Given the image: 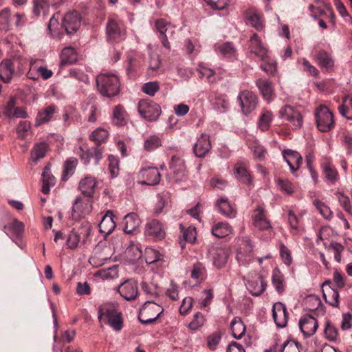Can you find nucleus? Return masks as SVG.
Wrapping results in <instances>:
<instances>
[{
  "label": "nucleus",
  "instance_id": "nucleus-9",
  "mask_svg": "<svg viewBox=\"0 0 352 352\" xmlns=\"http://www.w3.org/2000/svg\"><path fill=\"white\" fill-rule=\"evenodd\" d=\"M160 173L155 167H143L138 174V183L142 185L155 186L160 183Z\"/></svg>",
  "mask_w": 352,
  "mask_h": 352
},
{
  "label": "nucleus",
  "instance_id": "nucleus-56",
  "mask_svg": "<svg viewBox=\"0 0 352 352\" xmlns=\"http://www.w3.org/2000/svg\"><path fill=\"white\" fill-rule=\"evenodd\" d=\"M34 61L36 63V68L38 78L41 77L43 80H47L53 76V72L47 68L43 64V60L36 59Z\"/></svg>",
  "mask_w": 352,
  "mask_h": 352
},
{
  "label": "nucleus",
  "instance_id": "nucleus-44",
  "mask_svg": "<svg viewBox=\"0 0 352 352\" xmlns=\"http://www.w3.org/2000/svg\"><path fill=\"white\" fill-rule=\"evenodd\" d=\"M245 17L247 23L250 24L256 30H259L262 28L263 25L261 21L259 13L254 10L250 9L246 11Z\"/></svg>",
  "mask_w": 352,
  "mask_h": 352
},
{
  "label": "nucleus",
  "instance_id": "nucleus-4",
  "mask_svg": "<svg viewBox=\"0 0 352 352\" xmlns=\"http://www.w3.org/2000/svg\"><path fill=\"white\" fill-rule=\"evenodd\" d=\"M314 116L317 128L321 132H329L335 127L333 115L327 106L319 105L315 110Z\"/></svg>",
  "mask_w": 352,
  "mask_h": 352
},
{
  "label": "nucleus",
  "instance_id": "nucleus-15",
  "mask_svg": "<svg viewBox=\"0 0 352 352\" xmlns=\"http://www.w3.org/2000/svg\"><path fill=\"white\" fill-rule=\"evenodd\" d=\"M81 24L80 14L76 12H67L62 20V25L67 34H72L76 32Z\"/></svg>",
  "mask_w": 352,
  "mask_h": 352
},
{
  "label": "nucleus",
  "instance_id": "nucleus-61",
  "mask_svg": "<svg viewBox=\"0 0 352 352\" xmlns=\"http://www.w3.org/2000/svg\"><path fill=\"white\" fill-rule=\"evenodd\" d=\"M272 120V113L269 111H265L261 116L258 121V127L263 131H267Z\"/></svg>",
  "mask_w": 352,
  "mask_h": 352
},
{
  "label": "nucleus",
  "instance_id": "nucleus-3",
  "mask_svg": "<svg viewBox=\"0 0 352 352\" xmlns=\"http://www.w3.org/2000/svg\"><path fill=\"white\" fill-rule=\"evenodd\" d=\"M126 28L123 21L118 16L113 14L108 17L106 25L107 41L111 43H118L125 38Z\"/></svg>",
  "mask_w": 352,
  "mask_h": 352
},
{
  "label": "nucleus",
  "instance_id": "nucleus-8",
  "mask_svg": "<svg viewBox=\"0 0 352 352\" xmlns=\"http://www.w3.org/2000/svg\"><path fill=\"white\" fill-rule=\"evenodd\" d=\"M91 231V228L89 225L81 226L78 230H72L67 235L66 245L72 250L76 248L80 242H85Z\"/></svg>",
  "mask_w": 352,
  "mask_h": 352
},
{
  "label": "nucleus",
  "instance_id": "nucleus-55",
  "mask_svg": "<svg viewBox=\"0 0 352 352\" xmlns=\"http://www.w3.org/2000/svg\"><path fill=\"white\" fill-rule=\"evenodd\" d=\"M338 109L342 116L349 120H352V97L346 98Z\"/></svg>",
  "mask_w": 352,
  "mask_h": 352
},
{
  "label": "nucleus",
  "instance_id": "nucleus-35",
  "mask_svg": "<svg viewBox=\"0 0 352 352\" xmlns=\"http://www.w3.org/2000/svg\"><path fill=\"white\" fill-rule=\"evenodd\" d=\"M168 26H169V23L164 19H157L155 22V30L160 33V38L163 45L167 49H170V43L168 42L167 36L165 34L168 30Z\"/></svg>",
  "mask_w": 352,
  "mask_h": 352
},
{
  "label": "nucleus",
  "instance_id": "nucleus-17",
  "mask_svg": "<svg viewBox=\"0 0 352 352\" xmlns=\"http://www.w3.org/2000/svg\"><path fill=\"white\" fill-rule=\"evenodd\" d=\"M143 56L135 51H130L127 54L126 72L129 77L133 78L135 73L140 70L143 65Z\"/></svg>",
  "mask_w": 352,
  "mask_h": 352
},
{
  "label": "nucleus",
  "instance_id": "nucleus-31",
  "mask_svg": "<svg viewBox=\"0 0 352 352\" xmlns=\"http://www.w3.org/2000/svg\"><path fill=\"white\" fill-rule=\"evenodd\" d=\"M55 111L56 107L54 104H50L39 111L36 118V126H40L51 120Z\"/></svg>",
  "mask_w": 352,
  "mask_h": 352
},
{
  "label": "nucleus",
  "instance_id": "nucleus-27",
  "mask_svg": "<svg viewBox=\"0 0 352 352\" xmlns=\"http://www.w3.org/2000/svg\"><path fill=\"white\" fill-rule=\"evenodd\" d=\"M112 123L116 126H122L128 122V114L122 104L116 105L112 111Z\"/></svg>",
  "mask_w": 352,
  "mask_h": 352
},
{
  "label": "nucleus",
  "instance_id": "nucleus-52",
  "mask_svg": "<svg viewBox=\"0 0 352 352\" xmlns=\"http://www.w3.org/2000/svg\"><path fill=\"white\" fill-rule=\"evenodd\" d=\"M5 228L10 232L13 236L19 237L23 232L24 224L18 219H14L10 224L5 226Z\"/></svg>",
  "mask_w": 352,
  "mask_h": 352
},
{
  "label": "nucleus",
  "instance_id": "nucleus-57",
  "mask_svg": "<svg viewBox=\"0 0 352 352\" xmlns=\"http://www.w3.org/2000/svg\"><path fill=\"white\" fill-rule=\"evenodd\" d=\"M231 330L234 338L239 339L245 331V327L241 320L234 318L231 322Z\"/></svg>",
  "mask_w": 352,
  "mask_h": 352
},
{
  "label": "nucleus",
  "instance_id": "nucleus-12",
  "mask_svg": "<svg viewBox=\"0 0 352 352\" xmlns=\"http://www.w3.org/2000/svg\"><path fill=\"white\" fill-rule=\"evenodd\" d=\"M117 291L124 299L128 301L135 300L138 296V284L133 279L124 280L118 286Z\"/></svg>",
  "mask_w": 352,
  "mask_h": 352
},
{
  "label": "nucleus",
  "instance_id": "nucleus-2",
  "mask_svg": "<svg viewBox=\"0 0 352 352\" xmlns=\"http://www.w3.org/2000/svg\"><path fill=\"white\" fill-rule=\"evenodd\" d=\"M97 87L100 93L107 97L116 96L120 91L118 77L112 74H101L96 78Z\"/></svg>",
  "mask_w": 352,
  "mask_h": 352
},
{
  "label": "nucleus",
  "instance_id": "nucleus-42",
  "mask_svg": "<svg viewBox=\"0 0 352 352\" xmlns=\"http://www.w3.org/2000/svg\"><path fill=\"white\" fill-rule=\"evenodd\" d=\"M217 206L219 212L226 217H234L236 212L231 206L228 199L221 197L217 201Z\"/></svg>",
  "mask_w": 352,
  "mask_h": 352
},
{
  "label": "nucleus",
  "instance_id": "nucleus-60",
  "mask_svg": "<svg viewBox=\"0 0 352 352\" xmlns=\"http://www.w3.org/2000/svg\"><path fill=\"white\" fill-rule=\"evenodd\" d=\"M324 297L325 298V301L329 304L330 305L338 307L340 301H339V292L337 289H331L327 292V294L324 293Z\"/></svg>",
  "mask_w": 352,
  "mask_h": 352
},
{
  "label": "nucleus",
  "instance_id": "nucleus-24",
  "mask_svg": "<svg viewBox=\"0 0 352 352\" xmlns=\"http://www.w3.org/2000/svg\"><path fill=\"white\" fill-rule=\"evenodd\" d=\"M283 155L288 164L292 173H294L299 168L302 162V158L299 153L292 150H285L283 152Z\"/></svg>",
  "mask_w": 352,
  "mask_h": 352
},
{
  "label": "nucleus",
  "instance_id": "nucleus-37",
  "mask_svg": "<svg viewBox=\"0 0 352 352\" xmlns=\"http://www.w3.org/2000/svg\"><path fill=\"white\" fill-rule=\"evenodd\" d=\"M42 192L44 194H48L50 191V188L53 186L56 183L55 177L52 175L50 168L48 166H46L42 173Z\"/></svg>",
  "mask_w": 352,
  "mask_h": 352
},
{
  "label": "nucleus",
  "instance_id": "nucleus-6",
  "mask_svg": "<svg viewBox=\"0 0 352 352\" xmlns=\"http://www.w3.org/2000/svg\"><path fill=\"white\" fill-rule=\"evenodd\" d=\"M163 312L162 307L151 301H147L141 307L138 314V319L142 324L151 323Z\"/></svg>",
  "mask_w": 352,
  "mask_h": 352
},
{
  "label": "nucleus",
  "instance_id": "nucleus-58",
  "mask_svg": "<svg viewBox=\"0 0 352 352\" xmlns=\"http://www.w3.org/2000/svg\"><path fill=\"white\" fill-rule=\"evenodd\" d=\"M78 164L76 158L72 157L65 161L64 164L63 179H67V177L73 175Z\"/></svg>",
  "mask_w": 352,
  "mask_h": 352
},
{
  "label": "nucleus",
  "instance_id": "nucleus-49",
  "mask_svg": "<svg viewBox=\"0 0 352 352\" xmlns=\"http://www.w3.org/2000/svg\"><path fill=\"white\" fill-rule=\"evenodd\" d=\"M145 261L147 264L162 263V255L158 250L152 248H147L145 250Z\"/></svg>",
  "mask_w": 352,
  "mask_h": 352
},
{
  "label": "nucleus",
  "instance_id": "nucleus-38",
  "mask_svg": "<svg viewBox=\"0 0 352 352\" xmlns=\"http://www.w3.org/2000/svg\"><path fill=\"white\" fill-rule=\"evenodd\" d=\"M118 276V269L117 265H113L105 269H100L94 273V277L102 280L113 279Z\"/></svg>",
  "mask_w": 352,
  "mask_h": 352
},
{
  "label": "nucleus",
  "instance_id": "nucleus-18",
  "mask_svg": "<svg viewBox=\"0 0 352 352\" xmlns=\"http://www.w3.org/2000/svg\"><path fill=\"white\" fill-rule=\"evenodd\" d=\"M272 316L276 326L280 328L286 327L288 321V312L286 306L280 302H275L272 308Z\"/></svg>",
  "mask_w": 352,
  "mask_h": 352
},
{
  "label": "nucleus",
  "instance_id": "nucleus-51",
  "mask_svg": "<svg viewBox=\"0 0 352 352\" xmlns=\"http://www.w3.org/2000/svg\"><path fill=\"white\" fill-rule=\"evenodd\" d=\"M316 58L318 64L325 68H330L333 65V61L331 56L324 50L317 52Z\"/></svg>",
  "mask_w": 352,
  "mask_h": 352
},
{
  "label": "nucleus",
  "instance_id": "nucleus-5",
  "mask_svg": "<svg viewBox=\"0 0 352 352\" xmlns=\"http://www.w3.org/2000/svg\"><path fill=\"white\" fill-rule=\"evenodd\" d=\"M93 210V199L78 196L72 206V216L74 219H80L86 217Z\"/></svg>",
  "mask_w": 352,
  "mask_h": 352
},
{
  "label": "nucleus",
  "instance_id": "nucleus-50",
  "mask_svg": "<svg viewBox=\"0 0 352 352\" xmlns=\"http://www.w3.org/2000/svg\"><path fill=\"white\" fill-rule=\"evenodd\" d=\"M33 12L36 16L47 14L50 4L47 0H32Z\"/></svg>",
  "mask_w": 352,
  "mask_h": 352
},
{
  "label": "nucleus",
  "instance_id": "nucleus-21",
  "mask_svg": "<svg viewBox=\"0 0 352 352\" xmlns=\"http://www.w3.org/2000/svg\"><path fill=\"white\" fill-rule=\"evenodd\" d=\"M15 69L11 59H3L0 63V80L4 83H10L14 74Z\"/></svg>",
  "mask_w": 352,
  "mask_h": 352
},
{
  "label": "nucleus",
  "instance_id": "nucleus-36",
  "mask_svg": "<svg viewBox=\"0 0 352 352\" xmlns=\"http://www.w3.org/2000/svg\"><path fill=\"white\" fill-rule=\"evenodd\" d=\"M272 282L276 291L281 294L284 292L285 288V277L280 270L277 267L272 271Z\"/></svg>",
  "mask_w": 352,
  "mask_h": 352
},
{
  "label": "nucleus",
  "instance_id": "nucleus-28",
  "mask_svg": "<svg viewBox=\"0 0 352 352\" xmlns=\"http://www.w3.org/2000/svg\"><path fill=\"white\" fill-rule=\"evenodd\" d=\"M140 219L135 212L127 214L124 218V231L125 233L131 234L134 232L140 225Z\"/></svg>",
  "mask_w": 352,
  "mask_h": 352
},
{
  "label": "nucleus",
  "instance_id": "nucleus-32",
  "mask_svg": "<svg viewBox=\"0 0 352 352\" xmlns=\"http://www.w3.org/2000/svg\"><path fill=\"white\" fill-rule=\"evenodd\" d=\"M211 232L217 238H223L232 234L233 229L227 222H218L212 226Z\"/></svg>",
  "mask_w": 352,
  "mask_h": 352
},
{
  "label": "nucleus",
  "instance_id": "nucleus-45",
  "mask_svg": "<svg viewBox=\"0 0 352 352\" xmlns=\"http://www.w3.org/2000/svg\"><path fill=\"white\" fill-rule=\"evenodd\" d=\"M162 146V139L159 135H151L146 137L144 142V149L151 152Z\"/></svg>",
  "mask_w": 352,
  "mask_h": 352
},
{
  "label": "nucleus",
  "instance_id": "nucleus-53",
  "mask_svg": "<svg viewBox=\"0 0 352 352\" xmlns=\"http://www.w3.org/2000/svg\"><path fill=\"white\" fill-rule=\"evenodd\" d=\"M322 168L325 177L332 184H334L338 179V172L331 163L324 164Z\"/></svg>",
  "mask_w": 352,
  "mask_h": 352
},
{
  "label": "nucleus",
  "instance_id": "nucleus-11",
  "mask_svg": "<svg viewBox=\"0 0 352 352\" xmlns=\"http://www.w3.org/2000/svg\"><path fill=\"white\" fill-rule=\"evenodd\" d=\"M103 152L104 150L102 147L96 146L84 150L82 146H80L76 153L79 155L81 162L84 164H89L91 160L94 159V164L98 165L100 160L103 157Z\"/></svg>",
  "mask_w": 352,
  "mask_h": 352
},
{
  "label": "nucleus",
  "instance_id": "nucleus-23",
  "mask_svg": "<svg viewBox=\"0 0 352 352\" xmlns=\"http://www.w3.org/2000/svg\"><path fill=\"white\" fill-rule=\"evenodd\" d=\"M114 217L113 212L108 210L99 224L100 232L105 236L110 234L116 228V224Z\"/></svg>",
  "mask_w": 352,
  "mask_h": 352
},
{
  "label": "nucleus",
  "instance_id": "nucleus-40",
  "mask_svg": "<svg viewBox=\"0 0 352 352\" xmlns=\"http://www.w3.org/2000/svg\"><path fill=\"white\" fill-rule=\"evenodd\" d=\"M109 136V131L102 127H98L93 131L89 135V140L94 142L96 145L105 143Z\"/></svg>",
  "mask_w": 352,
  "mask_h": 352
},
{
  "label": "nucleus",
  "instance_id": "nucleus-33",
  "mask_svg": "<svg viewBox=\"0 0 352 352\" xmlns=\"http://www.w3.org/2000/svg\"><path fill=\"white\" fill-rule=\"evenodd\" d=\"M60 59L62 66L75 63L78 60L76 50L72 47H65L61 52Z\"/></svg>",
  "mask_w": 352,
  "mask_h": 352
},
{
  "label": "nucleus",
  "instance_id": "nucleus-25",
  "mask_svg": "<svg viewBox=\"0 0 352 352\" xmlns=\"http://www.w3.org/2000/svg\"><path fill=\"white\" fill-rule=\"evenodd\" d=\"M210 101L213 107L220 113L226 112L229 108V101L226 95L212 94L210 96Z\"/></svg>",
  "mask_w": 352,
  "mask_h": 352
},
{
  "label": "nucleus",
  "instance_id": "nucleus-29",
  "mask_svg": "<svg viewBox=\"0 0 352 352\" xmlns=\"http://www.w3.org/2000/svg\"><path fill=\"white\" fill-rule=\"evenodd\" d=\"M267 283L261 276H258L255 280L248 281V289L255 296H260L266 289Z\"/></svg>",
  "mask_w": 352,
  "mask_h": 352
},
{
  "label": "nucleus",
  "instance_id": "nucleus-48",
  "mask_svg": "<svg viewBox=\"0 0 352 352\" xmlns=\"http://www.w3.org/2000/svg\"><path fill=\"white\" fill-rule=\"evenodd\" d=\"M48 145L45 142L36 144L31 151V158L32 161L37 162L38 160L44 157Z\"/></svg>",
  "mask_w": 352,
  "mask_h": 352
},
{
  "label": "nucleus",
  "instance_id": "nucleus-59",
  "mask_svg": "<svg viewBox=\"0 0 352 352\" xmlns=\"http://www.w3.org/2000/svg\"><path fill=\"white\" fill-rule=\"evenodd\" d=\"M263 63L261 64L260 68L267 74L274 76L276 72V63L267 55L265 60H261Z\"/></svg>",
  "mask_w": 352,
  "mask_h": 352
},
{
  "label": "nucleus",
  "instance_id": "nucleus-16",
  "mask_svg": "<svg viewBox=\"0 0 352 352\" xmlns=\"http://www.w3.org/2000/svg\"><path fill=\"white\" fill-rule=\"evenodd\" d=\"M98 184V181L96 177L87 175L80 180L78 188L84 197L93 199Z\"/></svg>",
  "mask_w": 352,
  "mask_h": 352
},
{
  "label": "nucleus",
  "instance_id": "nucleus-13",
  "mask_svg": "<svg viewBox=\"0 0 352 352\" xmlns=\"http://www.w3.org/2000/svg\"><path fill=\"white\" fill-rule=\"evenodd\" d=\"M238 98L244 114L250 113L257 106L258 98L255 94L250 91L244 90L241 91Z\"/></svg>",
  "mask_w": 352,
  "mask_h": 352
},
{
  "label": "nucleus",
  "instance_id": "nucleus-43",
  "mask_svg": "<svg viewBox=\"0 0 352 352\" xmlns=\"http://www.w3.org/2000/svg\"><path fill=\"white\" fill-rule=\"evenodd\" d=\"M234 170L236 176L242 183L248 186L252 184V177L243 164L237 163L235 165Z\"/></svg>",
  "mask_w": 352,
  "mask_h": 352
},
{
  "label": "nucleus",
  "instance_id": "nucleus-7",
  "mask_svg": "<svg viewBox=\"0 0 352 352\" xmlns=\"http://www.w3.org/2000/svg\"><path fill=\"white\" fill-rule=\"evenodd\" d=\"M138 110L142 118L148 121H155L161 114V107L151 100H141Z\"/></svg>",
  "mask_w": 352,
  "mask_h": 352
},
{
  "label": "nucleus",
  "instance_id": "nucleus-26",
  "mask_svg": "<svg viewBox=\"0 0 352 352\" xmlns=\"http://www.w3.org/2000/svg\"><path fill=\"white\" fill-rule=\"evenodd\" d=\"M211 143L209 136L206 134H201L197 143L194 146V152L199 157H202L210 151Z\"/></svg>",
  "mask_w": 352,
  "mask_h": 352
},
{
  "label": "nucleus",
  "instance_id": "nucleus-10",
  "mask_svg": "<svg viewBox=\"0 0 352 352\" xmlns=\"http://www.w3.org/2000/svg\"><path fill=\"white\" fill-rule=\"evenodd\" d=\"M280 118L288 121L295 129H300L302 125V116L296 108L285 105L279 111Z\"/></svg>",
  "mask_w": 352,
  "mask_h": 352
},
{
  "label": "nucleus",
  "instance_id": "nucleus-22",
  "mask_svg": "<svg viewBox=\"0 0 352 352\" xmlns=\"http://www.w3.org/2000/svg\"><path fill=\"white\" fill-rule=\"evenodd\" d=\"M253 224L259 230H267L272 228L270 221L266 217L265 212L261 207H258L254 211Z\"/></svg>",
  "mask_w": 352,
  "mask_h": 352
},
{
  "label": "nucleus",
  "instance_id": "nucleus-1",
  "mask_svg": "<svg viewBox=\"0 0 352 352\" xmlns=\"http://www.w3.org/2000/svg\"><path fill=\"white\" fill-rule=\"evenodd\" d=\"M98 318L100 322L108 324L116 331L123 327L122 314L118 306L113 303H104L98 308Z\"/></svg>",
  "mask_w": 352,
  "mask_h": 352
},
{
  "label": "nucleus",
  "instance_id": "nucleus-64",
  "mask_svg": "<svg viewBox=\"0 0 352 352\" xmlns=\"http://www.w3.org/2000/svg\"><path fill=\"white\" fill-rule=\"evenodd\" d=\"M314 205L324 219H330L332 217V212L324 203L319 200H315Z\"/></svg>",
  "mask_w": 352,
  "mask_h": 352
},
{
  "label": "nucleus",
  "instance_id": "nucleus-14",
  "mask_svg": "<svg viewBox=\"0 0 352 352\" xmlns=\"http://www.w3.org/2000/svg\"><path fill=\"white\" fill-rule=\"evenodd\" d=\"M248 50L251 54H254L260 60H265L268 55V50L256 33L250 38Z\"/></svg>",
  "mask_w": 352,
  "mask_h": 352
},
{
  "label": "nucleus",
  "instance_id": "nucleus-62",
  "mask_svg": "<svg viewBox=\"0 0 352 352\" xmlns=\"http://www.w3.org/2000/svg\"><path fill=\"white\" fill-rule=\"evenodd\" d=\"M278 352H300L298 343L293 340H287L278 345Z\"/></svg>",
  "mask_w": 352,
  "mask_h": 352
},
{
  "label": "nucleus",
  "instance_id": "nucleus-46",
  "mask_svg": "<svg viewBox=\"0 0 352 352\" xmlns=\"http://www.w3.org/2000/svg\"><path fill=\"white\" fill-rule=\"evenodd\" d=\"M228 252L222 248L217 249L212 253L213 264L218 268L224 266L228 261Z\"/></svg>",
  "mask_w": 352,
  "mask_h": 352
},
{
  "label": "nucleus",
  "instance_id": "nucleus-20",
  "mask_svg": "<svg viewBox=\"0 0 352 352\" xmlns=\"http://www.w3.org/2000/svg\"><path fill=\"white\" fill-rule=\"evenodd\" d=\"M144 234L155 240H162L165 237V231L162 224L157 220L153 219L148 221L145 226Z\"/></svg>",
  "mask_w": 352,
  "mask_h": 352
},
{
  "label": "nucleus",
  "instance_id": "nucleus-54",
  "mask_svg": "<svg viewBox=\"0 0 352 352\" xmlns=\"http://www.w3.org/2000/svg\"><path fill=\"white\" fill-rule=\"evenodd\" d=\"M191 277L197 281H202L206 278V270L202 263L197 262L194 264Z\"/></svg>",
  "mask_w": 352,
  "mask_h": 352
},
{
  "label": "nucleus",
  "instance_id": "nucleus-30",
  "mask_svg": "<svg viewBox=\"0 0 352 352\" xmlns=\"http://www.w3.org/2000/svg\"><path fill=\"white\" fill-rule=\"evenodd\" d=\"M182 235L179 236V243L182 249L185 247V242L193 243L196 239V230L195 227L189 226L185 228L183 225L179 226Z\"/></svg>",
  "mask_w": 352,
  "mask_h": 352
},
{
  "label": "nucleus",
  "instance_id": "nucleus-39",
  "mask_svg": "<svg viewBox=\"0 0 352 352\" xmlns=\"http://www.w3.org/2000/svg\"><path fill=\"white\" fill-rule=\"evenodd\" d=\"M256 85L262 94L263 98L266 100H270L274 91L271 81L259 78L256 80Z\"/></svg>",
  "mask_w": 352,
  "mask_h": 352
},
{
  "label": "nucleus",
  "instance_id": "nucleus-41",
  "mask_svg": "<svg viewBox=\"0 0 352 352\" xmlns=\"http://www.w3.org/2000/svg\"><path fill=\"white\" fill-rule=\"evenodd\" d=\"M245 249V252L242 250V248H241L236 254V260L241 265H246L250 263L253 260V255L252 253V247L249 243H246Z\"/></svg>",
  "mask_w": 352,
  "mask_h": 352
},
{
  "label": "nucleus",
  "instance_id": "nucleus-34",
  "mask_svg": "<svg viewBox=\"0 0 352 352\" xmlns=\"http://www.w3.org/2000/svg\"><path fill=\"white\" fill-rule=\"evenodd\" d=\"M214 50L217 53L220 54L226 58H234L236 50L230 42L218 43L214 45Z\"/></svg>",
  "mask_w": 352,
  "mask_h": 352
},
{
  "label": "nucleus",
  "instance_id": "nucleus-47",
  "mask_svg": "<svg viewBox=\"0 0 352 352\" xmlns=\"http://www.w3.org/2000/svg\"><path fill=\"white\" fill-rule=\"evenodd\" d=\"M80 113L73 107L65 109L63 114V120L65 125L69 126L73 123H78L80 121Z\"/></svg>",
  "mask_w": 352,
  "mask_h": 352
},
{
  "label": "nucleus",
  "instance_id": "nucleus-19",
  "mask_svg": "<svg viewBox=\"0 0 352 352\" xmlns=\"http://www.w3.org/2000/svg\"><path fill=\"white\" fill-rule=\"evenodd\" d=\"M298 325L305 337H309L314 335L318 327L316 319L308 314L301 317Z\"/></svg>",
  "mask_w": 352,
  "mask_h": 352
},
{
  "label": "nucleus",
  "instance_id": "nucleus-63",
  "mask_svg": "<svg viewBox=\"0 0 352 352\" xmlns=\"http://www.w3.org/2000/svg\"><path fill=\"white\" fill-rule=\"evenodd\" d=\"M30 129L31 124L30 122L26 120L20 121L16 128L18 137L23 140L25 139L29 133Z\"/></svg>",
  "mask_w": 352,
  "mask_h": 352
}]
</instances>
